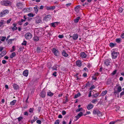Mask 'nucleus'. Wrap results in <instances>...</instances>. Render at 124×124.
<instances>
[{
  "mask_svg": "<svg viewBox=\"0 0 124 124\" xmlns=\"http://www.w3.org/2000/svg\"><path fill=\"white\" fill-rule=\"evenodd\" d=\"M97 101V99H95L93 100L92 101V103H94L96 101Z\"/></svg>",
  "mask_w": 124,
  "mask_h": 124,
  "instance_id": "obj_61",
  "label": "nucleus"
},
{
  "mask_svg": "<svg viewBox=\"0 0 124 124\" xmlns=\"http://www.w3.org/2000/svg\"><path fill=\"white\" fill-rule=\"evenodd\" d=\"M28 16L30 17H32L34 16V15L32 13H29L28 14Z\"/></svg>",
  "mask_w": 124,
  "mask_h": 124,
  "instance_id": "obj_40",
  "label": "nucleus"
},
{
  "mask_svg": "<svg viewBox=\"0 0 124 124\" xmlns=\"http://www.w3.org/2000/svg\"><path fill=\"white\" fill-rule=\"evenodd\" d=\"M111 60L110 59L105 60L104 61V64L107 66L110 65L111 64Z\"/></svg>",
  "mask_w": 124,
  "mask_h": 124,
  "instance_id": "obj_4",
  "label": "nucleus"
},
{
  "mask_svg": "<svg viewBox=\"0 0 124 124\" xmlns=\"http://www.w3.org/2000/svg\"><path fill=\"white\" fill-rule=\"evenodd\" d=\"M23 4L21 3H18L17 4L16 6L19 9L22 8L23 7Z\"/></svg>",
  "mask_w": 124,
  "mask_h": 124,
  "instance_id": "obj_11",
  "label": "nucleus"
},
{
  "mask_svg": "<svg viewBox=\"0 0 124 124\" xmlns=\"http://www.w3.org/2000/svg\"><path fill=\"white\" fill-rule=\"evenodd\" d=\"M18 23L19 25H21L22 24V22L21 21H19L18 22Z\"/></svg>",
  "mask_w": 124,
  "mask_h": 124,
  "instance_id": "obj_58",
  "label": "nucleus"
},
{
  "mask_svg": "<svg viewBox=\"0 0 124 124\" xmlns=\"http://www.w3.org/2000/svg\"><path fill=\"white\" fill-rule=\"evenodd\" d=\"M122 88L120 86H119V87L117 88V91L118 92H120L122 91Z\"/></svg>",
  "mask_w": 124,
  "mask_h": 124,
  "instance_id": "obj_35",
  "label": "nucleus"
},
{
  "mask_svg": "<svg viewBox=\"0 0 124 124\" xmlns=\"http://www.w3.org/2000/svg\"><path fill=\"white\" fill-rule=\"evenodd\" d=\"M28 24V22L25 23L23 25V27L27 25Z\"/></svg>",
  "mask_w": 124,
  "mask_h": 124,
  "instance_id": "obj_63",
  "label": "nucleus"
},
{
  "mask_svg": "<svg viewBox=\"0 0 124 124\" xmlns=\"http://www.w3.org/2000/svg\"><path fill=\"white\" fill-rule=\"evenodd\" d=\"M6 37H0V40L2 41H4L6 39Z\"/></svg>",
  "mask_w": 124,
  "mask_h": 124,
  "instance_id": "obj_30",
  "label": "nucleus"
},
{
  "mask_svg": "<svg viewBox=\"0 0 124 124\" xmlns=\"http://www.w3.org/2000/svg\"><path fill=\"white\" fill-rule=\"evenodd\" d=\"M6 54V51H4L2 52L0 54V55L2 57L5 55Z\"/></svg>",
  "mask_w": 124,
  "mask_h": 124,
  "instance_id": "obj_29",
  "label": "nucleus"
},
{
  "mask_svg": "<svg viewBox=\"0 0 124 124\" xmlns=\"http://www.w3.org/2000/svg\"><path fill=\"white\" fill-rule=\"evenodd\" d=\"M38 118L36 116H34V119L33 120H31V124H33V123L35 122L37 119Z\"/></svg>",
  "mask_w": 124,
  "mask_h": 124,
  "instance_id": "obj_22",
  "label": "nucleus"
},
{
  "mask_svg": "<svg viewBox=\"0 0 124 124\" xmlns=\"http://www.w3.org/2000/svg\"><path fill=\"white\" fill-rule=\"evenodd\" d=\"M9 13V11L8 10H5L3 12H1L0 13V17H1L5 16L6 14Z\"/></svg>",
  "mask_w": 124,
  "mask_h": 124,
  "instance_id": "obj_3",
  "label": "nucleus"
},
{
  "mask_svg": "<svg viewBox=\"0 0 124 124\" xmlns=\"http://www.w3.org/2000/svg\"><path fill=\"white\" fill-rule=\"evenodd\" d=\"M25 37L26 39H29L32 38V34L30 33H27L25 35Z\"/></svg>",
  "mask_w": 124,
  "mask_h": 124,
  "instance_id": "obj_5",
  "label": "nucleus"
},
{
  "mask_svg": "<svg viewBox=\"0 0 124 124\" xmlns=\"http://www.w3.org/2000/svg\"><path fill=\"white\" fill-rule=\"evenodd\" d=\"M80 17L79 16L78 17L76 18L74 20V22L75 23H77L78 22L79 20V19H80Z\"/></svg>",
  "mask_w": 124,
  "mask_h": 124,
  "instance_id": "obj_21",
  "label": "nucleus"
},
{
  "mask_svg": "<svg viewBox=\"0 0 124 124\" xmlns=\"http://www.w3.org/2000/svg\"><path fill=\"white\" fill-rule=\"evenodd\" d=\"M39 95L42 98H45L46 96V93L45 91L43 90H42L41 92Z\"/></svg>",
  "mask_w": 124,
  "mask_h": 124,
  "instance_id": "obj_8",
  "label": "nucleus"
},
{
  "mask_svg": "<svg viewBox=\"0 0 124 124\" xmlns=\"http://www.w3.org/2000/svg\"><path fill=\"white\" fill-rule=\"evenodd\" d=\"M34 109L33 108H30L29 109V112L31 113H32Z\"/></svg>",
  "mask_w": 124,
  "mask_h": 124,
  "instance_id": "obj_46",
  "label": "nucleus"
},
{
  "mask_svg": "<svg viewBox=\"0 0 124 124\" xmlns=\"http://www.w3.org/2000/svg\"><path fill=\"white\" fill-rule=\"evenodd\" d=\"M7 62L5 60H3L2 61V63L3 64H5L6 62Z\"/></svg>",
  "mask_w": 124,
  "mask_h": 124,
  "instance_id": "obj_62",
  "label": "nucleus"
},
{
  "mask_svg": "<svg viewBox=\"0 0 124 124\" xmlns=\"http://www.w3.org/2000/svg\"><path fill=\"white\" fill-rule=\"evenodd\" d=\"M99 74V73H98L96 72L95 74H94V75H93V76H98Z\"/></svg>",
  "mask_w": 124,
  "mask_h": 124,
  "instance_id": "obj_64",
  "label": "nucleus"
},
{
  "mask_svg": "<svg viewBox=\"0 0 124 124\" xmlns=\"http://www.w3.org/2000/svg\"><path fill=\"white\" fill-rule=\"evenodd\" d=\"M1 5L5 6H8L11 5V2L8 0H3L1 2Z\"/></svg>",
  "mask_w": 124,
  "mask_h": 124,
  "instance_id": "obj_1",
  "label": "nucleus"
},
{
  "mask_svg": "<svg viewBox=\"0 0 124 124\" xmlns=\"http://www.w3.org/2000/svg\"><path fill=\"white\" fill-rule=\"evenodd\" d=\"M36 23H40L41 22V21L39 17H38L36 19Z\"/></svg>",
  "mask_w": 124,
  "mask_h": 124,
  "instance_id": "obj_23",
  "label": "nucleus"
},
{
  "mask_svg": "<svg viewBox=\"0 0 124 124\" xmlns=\"http://www.w3.org/2000/svg\"><path fill=\"white\" fill-rule=\"evenodd\" d=\"M117 70H115L113 72H112L111 73V75H115L116 73V72H117Z\"/></svg>",
  "mask_w": 124,
  "mask_h": 124,
  "instance_id": "obj_39",
  "label": "nucleus"
},
{
  "mask_svg": "<svg viewBox=\"0 0 124 124\" xmlns=\"http://www.w3.org/2000/svg\"><path fill=\"white\" fill-rule=\"evenodd\" d=\"M45 7L46 8V9L47 10H53L55 9V8L54 6L49 7L46 6Z\"/></svg>",
  "mask_w": 124,
  "mask_h": 124,
  "instance_id": "obj_9",
  "label": "nucleus"
},
{
  "mask_svg": "<svg viewBox=\"0 0 124 124\" xmlns=\"http://www.w3.org/2000/svg\"><path fill=\"white\" fill-rule=\"evenodd\" d=\"M78 35L76 34H74L72 36V38L74 40H77L78 38Z\"/></svg>",
  "mask_w": 124,
  "mask_h": 124,
  "instance_id": "obj_18",
  "label": "nucleus"
},
{
  "mask_svg": "<svg viewBox=\"0 0 124 124\" xmlns=\"http://www.w3.org/2000/svg\"><path fill=\"white\" fill-rule=\"evenodd\" d=\"M52 70H56V66H53L52 68Z\"/></svg>",
  "mask_w": 124,
  "mask_h": 124,
  "instance_id": "obj_57",
  "label": "nucleus"
},
{
  "mask_svg": "<svg viewBox=\"0 0 124 124\" xmlns=\"http://www.w3.org/2000/svg\"><path fill=\"white\" fill-rule=\"evenodd\" d=\"M115 45V44L114 43H111L109 45L111 47H113Z\"/></svg>",
  "mask_w": 124,
  "mask_h": 124,
  "instance_id": "obj_45",
  "label": "nucleus"
},
{
  "mask_svg": "<svg viewBox=\"0 0 124 124\" xmlns=\"http://www.w3.org/2000/svg\"><path fill=\"white\" fill-rule=\"evenodd\" d=\"M59 120L55 121L54 122V124H59Z\"/></svg>",
  "mask_w": 124,
  "mask_h": 124,
  "instance_id": "obj_47",
  "label": "nucleus"
},
{
  "mask_svg": "<svg viewBox=\"0 0 124 124\" xmlns=\"http://www.w3.org/2000/svg\"><path fill=\"white\" fill-rule=\"evenodd\" d=\"M33 39L35 41H37L39 40V37L37 36H35L34 37Z\"/></svg>",
  "mask_w": 124,
  "mask_h": 124,
  "instance_id": "obj_27",
  "label": "nucleus"
},
{
  "mask_svg": "<svg viewBox=\"0 0 124 124\" xmlns=\"http://www.w3.org/2000/svg\"><path fill=\"white\" fill-rule=\"evenodd\" d=\"M47 95L50 96H52L53 95V93L51 92H47Z\"/></svg>",
  "mask_w": 124,
  "mask_h": 124,
  "instance_id": "obj_36",
  "label": "nucleus"
},
{
  "mask_svg": "<svg viewBox=\"0 0 124 124\" xmlns=\"http://www.w3.org/2000/svg\"><path fill=\"white\" fill-rule=\"evenodd\" d=\"M83 114V113L82 112H80L76 116H75V117L76 118L75 121L77 120L79 118L82 116Z\"/></svg>",
  "mask_w": 124,
  "mask_h": 124,
  "instance_id": "obj_10",
  "label": "nucleus"
},
{
  "mask_svg": "<svg viewBox=\"0 0 124 124\" xmlns=\"http://www.w3.org/2000/svg\"><path fill=\"white\" fill-rule=\"evenodd\" d=\"M12 29L14 31L15 30H17V27H12Z\"/></svg>",
  "mask_w": 124,
  "mask_h": 124,
  "instance_id": "obj_59",
  "label": "nucleus"
},
{
  "mask_svg": "<svg viewBox=\"0 0 124 124\" xmlns=\"http://www.w3.org/2000/svg\"><path fill=\"white\" fill-rule=\"evenodd\" d=\"M118 10L120 12L122 13L123 10V9L122 8L120 7L118 9Z\"/></svg>",
  "mask_w": 124,
  "mask_h": 124,
  "instance_id": "obj_41",
  "label": "nucleus"
},
{
  "mask_svg": "<svg viewBox=\"0 0 124 124\" xmlns=\"http://www.w3.org/2000/svg\"><path fill=\"white\" fill-rule=\"evenodd\" d=\"M76 65L77 66L80 67L82 65L81 61L80 60H78L76 62Z\"/></svg>",
  "mask_w": 124,
  "mask_h": 124,
  "instance_id": "obj_12",
  "label": "nucleus"
},
{
  "mask_svg": "<svg viewBox=\"0 0 124 124\" xmlns=\"http://www.w3.org/2000/svg\"><path fill=\"white\" fill-rule=\"evenodd\" d=\"M37 123L39 124H41V121L40 120H38L37 121Z\"/></svg>",
  "mask_w": 124,
  "mask_h": 124,
  "instance_id": "obj_54",
  "label": "nucleus"
},
{
  "mask_svg": "<svg viewBox=\"0 0 124 124\" xmlns=\"http://www.w3.org/2000/svg\"><path fill=\"white\" fill-rule=\"evenodd\" d=\"M93 107V105L91 104H89L87 107V108L88 110H90Z\"/></svg>",
  "mask_w": 124,
  "mask_h": 124,
  "instance_id": "obj_17",
  "label": "nucleus"
},
{
  "mask_svg": "<svg viewBox=\"0 0 124 124\" xmlns=\"http://www.w3.org/2000/svg\"><path fill=\"white\" fill-rule=\"evenodd\" d=\"M107 90H105L104 91H103L101 93V94L102 95V96L104 95H105L107 93Z\"/></svg>",
  "mask_w": 124,
  "mask_h": 124,
  "instance_id": "obj_37",
  "label": "nucleus"
},
{
  "mask_svg": "<svg viewBox=\"0 0 124 124\" xmlns=\"http://www.w3.org/2000/svg\"><path fill=\"white\" fill-rule=\"evenodd\" d=\"M93 113L95 115L97 114L98 116L101 115V113L100 111L97 109H94L93 111Z\"/></svg>",
  "mask_w": 124,
  "mask_h": 124,
  "instance_id": "obj_6",
  "label": "nucleus"
},
{
  "mask_svg": "<svg viewBox=\"0 0 124 124\" xmlns=\"http://www.w3.org/2000/svg\"><path fill=\"white\" fill-rule=\"evenodd\" d=\"M99 93H96L95 94H93L92 96L93 97L96 98L99 95Z\"/></svg>",
  "mask_w": 124,
  "mask_h": 124,
  "instance_id": "obj_26",
  "label": "nucleus"
},
{
  "mask_svg": "<svg viewBox=\"0 0 124 124\" xmlns=\"http://www.w3.org/2000/svg\"><path fill=\"white\" fill-rule=\"evenodd\" d=\"M58 37L60 38H63L64 36L63 35H59Z\"/></svg>",
  "mask_w": 124,
  "mask_h": 124,
  "instance_id": "obj_55",
  "label": "nucleus"
},
{
  "mask_svg": "<svg viewBox=\"0 0 124 124\" xmlns=\"http://www.w3.org/2000/svg\"><path fill=\"white\" fill-rule=\"evenodd\" d=\"M11 18H10L7 21V23H10V21L11 20Z\"/></svg>",
  "mask_w": 124,
  "mask_h": 124,
  "instance_id": "obj_50",
  "label": "nucleus"
},
{
  "mask_svg": "<svg viewBox=\"0 0 124 124\" xmlns=\"http://www.w3.org/2000/svg\"><path fill=\"white\" fill-rule=\"evenodd\" d=\"M18 120L19 121H20L23 119V117L22 116H20L17 118Z\"/></svg>",
  "mask_w": 124,
  "mask_h": 124,
  "instance_id": "obj_48",
  "label": "nucleus"
},
{
  "mask_svg": "<svg viewBox=\"0 0 124 124\" xmlns=\"http://www.w3.org/2000/svg\"><path fill=\"white\" fill-rule=\"evenodd\" d=\"M57 73V72L56 71H55L54 72L53 74V75L54 76V77H56L57 75H56V74Z\"/></svg>",
  "mask_w": 124,
  "mask_h": 124,
  "instance_id": "obj_56",
  "label": "nucleus"
},
{
  "mask_svg": "<svg viewBox=\"0 0 124 124\" xmlns=\"http://www.w3.org/2000/svg\"><path fill=\"white\" fill-rule=\"evenodd\" d=\"M28 70H26L23 71V76L25 77H27L28 75Z\"/></svg>",
  "mask_w": 124,
  "mask_h": 124,
  "instance_id": "obj_14",
  "label": "nucleus"
},
{
  "mask_svg": "<svg viewBox=\"0 0 124 124\" xmlns=\"http://www.w3.org/2000/svg\"><path fill=\"white\" fill-rule=\"evenodd\" d=\"M27 42L25 40H24L23 42V43H22V45H24L26 46V45Z\"/></svg>",
  "mask_w": 124,
  "mask_h": 124,
  "instance_id": "obj_43",
  "label": "nucleus"
},
{
  "mask_svg": "<svg viewBox=\"0 0 124 124\" xmlns=\"http://www.w3.org/2000/svg\"><path fill=\"white\" fill-rule=\"evenodd\" d=\"M83 109L82 108H78L77 110H76V111L77 112H78L80 111H81L82 110H83Z\"/></svg>",
  "mask_w": 124,
  "mask_h": 124,
  "instance_id": "obj_38",
  "label": "nucleus"
},
{
  "mask_svg": "<svg viewBox=\"0 0 124 124\" xmlns=\"http://www.w3.org/2000/svg\"><path fill=\"white\" fill-rule=\"evenodd\" d=\"M23 47H20L18 49V51L19 52L22 51L23 49Z\"/></svg>",
  "mask_w": 124,
  "mask_h": 124,
  "instance_id": "obj_52",
  "label": "nucleus"
},
{
  "mask_svg": "<svg viewBox=\"0 0 124 124\" xmlns=\"http://www.w3.org/2000/svg\"><path fill=\"white\" fill-rule=\"evenodd\" d=\"M16 100H13L10 102V104L12 105H14L16 103Z\"/></svg>",
  "mask_w": 124,
  "mask_h": 124,
  "instance_id": "obj_28",
  "label": "nucleus"
},
{
  "mask_svg": "<svg viewBox=\"0 0 124 124\" xmlns=\"http://www.w3.org/2000/svg\"><path fill=\"white\" fill-rule=\"evenodd\" d=\"M81 95L80 93H78L77 94H75L74 97V98H76L78 97H79Z\"/></svg>",
  "mask_w": 124,
  "mask_h": 124,
  "instance_id": "obj_31",
  "label": "nucleus"
},
{
  "mask_svg": "<svg viewBox=\"0 0 124 124\" xmlns=\"http://www.w3.org/2000/svg\"><path fill=\"white\" fill-rule=\"evenodd\" d=\"M16 55V53L15 52H13L11 54L10 56V58H12L14 57Z\"/></svg>",
  "mask_w": 124,
  "mask_h": 124,
  "instance_id": "obj_25",
  "label": "nucleus"
},
{
  "mask_svg": "<svg viewBox=\"0 0 124 124\" xmlns=\"http://www.w3.org/2000/svg\"><path fill=\"white\" fill-rule=\"evenodd\" d=\"M62 113L63 115H64L66 114V112L64 110H63L62 112Z\"/></svg>",
  "mask_w": 124,
  "mask_h": 124,
  "instance_id": "obj_49",
  "label": "nucleus"
},
{
  "mask_svg": "<svg viewBox=\"0 0 124 124\" xmlns=\"http://www.w3.org/2000/svg\"><path fill=\"white\" fill-rule=\"evenodd\" d=\"M91 85V84L89 82H88L86 84L85 86V87L87 88L88 86H90Z\"/></svg>",
  "mask_w": 124,
  "mask_h": 124,
  "instance_id": "obj_33",
  "label": "nucleus"
},
{
  "mask_svg": "<svg viewBox=\"0 0 124 124\" xmlns=\"http://www.w3.org/2000/svg\"><path fill=\"white\" fill-rule=\"evenodd\" d=\"M124 95V91H123L120 94V96L121 97L122 95Z\"/></svg>",
  "mask_w": 124,
  "mask_h": 124,
  "instance_id": "obj_53",
  "label": "nucleus"
},
{
  "mask_svg": "<svg viewBox=\"0 0 124 124\" xmlns=\"http://www.w3.org/2000/svg\"><path fill=\"white\" fill-rule=\"evenodd\" d=\"M62 54L63 56L65 57H67L68 56V54L64 50L62 51Z\"/></svg>",
  "mask_w": 124,
  "mask_h": 124,
  "instance_id": "obj_13",
  "label": "nucleus"
},
{
  "mask_svg": "<svg viewBox=\"0 0 124 124\" xmlns=\"http://www.w3.org/2000/svg\"><path fill=\"white\" fill-rule=\"evenodd\" d=\"M15 46H13L12 47V49L11 50V52H12L15 51Z\"/></svg>",
  "mask_w": 124,
  "mask_h": 124,
  "instance_id": "obj_44",
  "label": "nucleus"
},
{
  "mask_svg": "<svg viewBox=\"0 0 124 124\" xmlns=\"http://www.w3.org/2000/svg\"><path fill=\"white\" fill-rule=\"evenodd\" d=\"M51 18V16L50 15H48L44 17V19L46 20H49Z\"/></svg>",
  "mask_w": 124,
  "mask_h": 124,
  "instance_id": "obj_19",
  "label": "nucleus"
},
{
  "mask_svg": "<svg viewBox=\"0 0 124 124\" xmlns=\"http://www.w3.org/2000/svg\"><path fill=\"white\" fill-rule=\"evenodd\" d=\"M81 57L82 58H85L87 56L86 54L84 52H82L80 54Z\"/></svg>",
  "mask_w": 124,
  "mask_h": 124,
  "instance_id": "obj_15",
  "label": "nucleus"
},
{
  "mask_svg": "<svg viewBox=\"0 0 124 124\" xmlns=\"http://www.w3.org/2000/svg\"><path fill=\"white\" fill-rule=\"evenodd\" d=\"M14 89L15 90H17L18 89L19 86L16 84H14L13 85Z\"/></svg>",
  "mask_w": 124,
  "mask_h": 124,
  "instance_id": "obj_20",
  "label": "nucleus"
},
{
  "mask_svg": "<svg viewBox=\"0 0 124 124\" xmlns=\"http://www.w3.org/2000/svg\"><path fill=\"white\" fill-rule=\"evenodd\" d=\"M41 48L39 46H38L37 48V52L38 53H40L41 52Z\"/></svg>",
  "mask_w": 124,
  "mask_h": 124,
  "instance_id": "obj_32",
  "label": "nucleus"
},
{
  "mask_svg": "<svg viewBox=\"0 0 124 124\" xmlns=\"http://www.w3.org/2000/svg\"><path fill=\"white\" fill-rule=\"evenodd\" d=\"M80 7V5H78L75 8V10L76 12H78Z\"/></svg>",
  "mask_w": 124,
  "mask_h": 124,
  "instance_id": "obj_16",
  "label": "nucleus"
},
{
  "mask_svg": "<svg viewBox=\"0 0 124 124\" xmlns=\"http://www.w3.org/2000/svg\"><path fill=\"white\" fill-rule=\"evenodd\" d=\"M15 39H9L8 41V43L11 44L12 43V41L14 40Z\"/></svg>",
  "mask_w": 124,
  "mask_h": 124,
  "instance_id": "obj_24",
  "label": "nucleus"
},
{
  "mask_svg": "<svg viewBox=\"0 0 124 124\" xmlns=\"http://www.w3.org/2000/svg\"><path fill=\"white\" fill-rule=\"evenodd\" d=\"M95 86L94 85H92L90 88V91H91L93 90V89L95 88Z\"/></svg>",
  "mask_w": 124,
  "mask_h": 124,
  "instance_id": "obj_42",
  "label": "nucleus"
},
{
  "mask_svg": "<svg viewBox=\"0 0 124 124\" xmlns=\"http://www.w3.org/2000/svg\"><path fill=\"white\" fill-rule=\"evenodd\" d=\"M55 23H51V26L54 27H55Z\"/></svg>",
  "mask_w": 124,
  "mask_h": 124,
  "instance_id": "obj_51",
  "label": "nucleus"
},
{
  "mask_svg": "<svg viewBox=\"0 0 124 124\" xmlns=\"http://www.w3.org/2000/svg\"><path fill=\"white\" fill-rule=\"evenodd\" d=\"M111 55L112 58H116L117 56V52L115 51L111 53Z\"/></svg>",
  "mask_w": 124,
  "mask_h": 124,
  "instance_id": "obj_7",
  "label": "nucleus"
},
{
  "mask_svg": "<svg viewBox=\"0 0 124 124\" xmlns=\"http://www.w3.org/2000/svg\"><path fill=\"white\" fill-rule=\"evenodd\" d=\"M53 53L55 56H58L60 55V53L58 50L55 48H53L52 49Z\"/></svg>",
  "mask_w": 124,
  "mask_h": 124,
  "instance_id": "obj_2",
  "label": "nucleus"
},
{
  "mask_svg": "<svg viewBox=\"0 0 124 124\" xmlns=\"http://www.w3.org/2000/svg\"><path fill=\"white\" fill-rule=\"evenodd\" d=\"M34 9L35 11H36L37 12H38V8L36 7H34Z\"/></svg>",
  "mask_w": 124,
  "mask_h": 124,
  "instance_id": "obj_60",
  "label": "nucleus"
},
{
  "mask_svg": "<svg viewBox=\"0 0 124 124\" xmlns=\"http://www.w3.org/2000/svg\"><path fill=\"white\" fill-rule=\"evenodd\" d=\"M121 38H117L116 39V42L118 43H119L121 41Z\"/></svg>",
  "mask_w": 124,
  "mask_h": 124,
  "instance_id": "obj_34",
  "label": "nucleus"
}]
</instances>
